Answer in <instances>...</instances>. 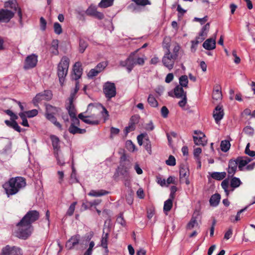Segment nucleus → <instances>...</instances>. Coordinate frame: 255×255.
I'll use <instances>...</instances> for the list:
<instances>
[{
	"label": "nucleus",
	"mask_w": 255,
	"mask_h": 255,
	"mask_svg": "<svg viewBox=\"0 0 255 255\" xmlns=\"http://www.w3.org/2000/svg\"><path fill=\"white\" fill-rule=\"evenodd\" d=\"M39 217L40 214L38 211H28L17 224V230L15 232L16 237L23 240L27 239L33 230L32 224L37 221Z\"/></svg>",
	"instance_id": "f257e3e1"
},
{
	"label": "nucleus",
	"mask_w": 255,
	"mask_h": 255,
	"mask_svg": "<svg viewBox=\"0 0 255 255\" xmlns=\"http://www.w3.org/2000/svg\"><path fill=\"white\" fill-rule=\"evenodd\" d=\"M26 186L25 179L22 177L10 178L5 182L2 187L8 197L17 193L20 189Z\"/></svg>",
	"instance_id": "f03ea898"
},
{
	"label": "nucleus",
	"mask_w": 255,
	"mask_h": 255,
	"mask_svg": "<svg viewBox=\"0 0 255 255\" xmlns=\"http://www.w3.org/2000/svg\"><path fill=\"white\" fill-rule=\"evenodd\" d=\"M180 46L176 44L172 52L170 50L165 51L162 59L163 65L169 70H171L174 67L175 62L178 56Z\"/></svg>",
	"instance_id": "7ed1b4c3"
},
{
	"label": "nucleus",
	"mask_w": 255,
	"mask_h": 255,
	"mask_svg": "<svg viewBox=\"0 0 255 255\" xmlns=\"http://www.w3.org/2000/svg\"><path fill=\"white\" fill-rule=\"evenodd\" d=\"M131 167V164L129 160H122L116 170L114 178L116 179L119 176H122L124 180H128L130 178L129 170Z\"/></svg>",
	"instance_id": "20e7f679"
},
{
	"label": "nucleus",
	"mask_w": 255,
	"mask_h": 255,
	"mask_svg": "<svg viewBox=\"0 0 255 255\" xmlns=\"http://www.w3.org/2000/svg\"><path fill=\"white\" fill-rule=\"evenodd\" d=\"M69 65V59L66 56L62 58L57 66V75L61 85L63 84L66 76Z\"/></svg>",
	"instance_id": "39448f33"
},
{
	"label": "nucleus",
	"mask_w": 255,
	"mask_h": 255,
	"mask_svg": "<svg viewBox=\"0 0 255 255\" xmlns=\"http://www.w3.org/2000/svg\"><path fill=\"white\" fill-rule=\"evenodd\" d=\"M229 183L228 179H224L221 183V186L224 190L227 196H229L230 192H233L235 188L239 187L241 185L242 182L239 178L234 177L230 181V188L229 187Z\"/></svg>",
	"instance_id": "423d86ee"
},
{
	"label": "nucleus",
	"mask_w": 255,
	"mask_h": 255,
	"mask_svg": "<svg viewBox=\"0 0 255 255\" xmlns=\"http://www.w3.org/2000/svg\"><path fill=\"white\" fill-rule=\"evenodd\" d=\"M53 94L50 90H44L37 94L33 98L32 101L35 106H38V103L42 101H50L52 98Z\"/></svg>",
	"instance_id": "0eeeda50"
},
{
	"label": "nucleus",
	"mask_w": 255,
	"mask_h": 255,
	"mask_svg": "<svg viewBox=\"0 0 255 255\" xmlns=\"http://www.w3.org/2000/svg\"><path fill=\"white\" fill-rule=\"evenodd\" d=\"M103 92L109 100L115 97L117 93L115 84L109 81L106 82L103 86Z\"/></svg>",
	"instance_id": "6e6552de"
},
{
	"label": "nucleus",
	"mask_w": 255,
	"mask_h": 255,
	"mask_svg": "<svg viewBox=\"0 0 255 255\" xmlns=\"http://www.w3.org/2000/svg\"><path fill=\"white\" fill-rule=\"evenodd\" d=\"M37 56L34 54H32L27 56L24 61L23 68L25 70H28L34 68L37 63Z\"/></svg>",
	"instance_id": "1a4fd4ad"
},
{
	"label": "nucleus",
	"mask_w": 255,
	"mask_h": 255,
	"mask_svg": "<svg viewBox=\"0 0 255 255\" xmlns=\"http://www.w3.org/2000/svg\"><path fill=\"white\" fill-rule=\"evenodd\" d=\"M4 7L10 8L13 10L15 12L17 11V14L19 17V21L21 22L22 13L21 9L18 6V4L16 0H9L4 3Z\"/></svg>",
	"instance_id": "9d476101"
},
{
	"label": "nucleus",
	"mask_w": 255,
	"mask_h": 255,
	"mask_svg": "<svg viewBox=\"0 0 255 255\" xmlns=\"http://www.w3.org/2000/svg\"><path fill=\"white\" fill-rule=\"evenodd\" d=\"M22 253L20 248L17 247H10L6 246L2 250L0 255H22Z\"/></svg>",
	"instance_id": "9b49d317"
},
{
	"label": "nucleus",
	"mask_w": 255,
	"mask_h": 255,
	"mask_svg": "<svg viewBox=\"0 0 255 255\" xmlns=\"http://www.w3.org/2000/svg\"><path fill=\"white\" fill-rule=\"evenodd\" d=\"M14 12L7 9H0V22H8L13 17Z\"/></svg>",
	"instance_id": "f8f14e48"
},
{
	"label": "nucleus",
	"mask_w": 255,
	"mask_h": 255,
	"mask_svg": "<svg viewBox=\"0 0 255 255\" xmlns=\"http://www.w3.org/2000/svg\"><path fill=\"white\" fill-rule=\"evenodd\" d=\"M179 174L181 181L185 182L187 185H188L190 183L188 179L189 171L187 165L183 164L181 165Z\"/></svg>",
	"instance_id": "ddd939ff"
},
{
	"label": "nucleus",
	"mask_w": 255,
	"mask_h": 255,
	"mask_svg": "<svg viewBox=\"0 0 255 255\" xmlns=\"http://www.w3.org/2000/svg\"><path fill=\"white\" fill-rule=\"evenodd\" d=\"M74 74L72 76V79L75 81H77L80 79L83 73V69L82 68V64L80 62H77L73 66Z\"/></svg>",
	"instance_id": "4468645a"
},
{
	"label": "nucleus",
	"mask_w": 255,
	"mask_h": 255,
	"mask_svg": "<svg viewBox=\"0 0 255 255\" xmlns=\"http://www.w3.org/2000/svg\"><path fill=\"white\" fill-rule=\"evenodd\" d=\"M80 240V236L78 234L72 236L66 242L65 246L66 248L71 250L74 248V247L78 245Z\"/></svg>",
	"instance_id": "2eb2a0df"
},
{
	"label": "nucleus",
	"mask_w": 255,
	"mask_h": 255,
	"mask_svg": "<svg viewBox=\"0 0 255 255\" xmlns=\"http://www.w3.org/2000/svg\"><path fill=\"white\" fill-rule=\"evenodd\" d=\"M78 118L81 120L83 122L92 125H97L99 124V121L95 117L84 116L83 113H80L78 115Z\"/></svg>",
	"instance_id": "dca6fc26"
},
{
	"label": "nucleus",
	"mask_w": 255,
	"mask_h": 255,
	"mask_svg": "<svg viewBox=\"0 0 255 255\" xmlns=\"http://www.w3.org/2000/svg\"><path fill=\"white\" fill-rule=\"evenodd\" d=\"M224 115V110L223 106L218 105L216 107L213 111V117L217 124L223 119Z\"/></svg>",
	"instance_id": "f3484780"
},
{
	"label": "nucleus",
	"mask_w": 255,
	"mask_h": 255,
	"mask_svg": "<svg viewBox=\"0 0 255 255\" xmlns=\"http://www.w3.org/2000/svg\"><path fill=\"white\" fill-rule=\"evenodd\" d=\"M133 55H130L125 61L120 62V65L123 67H126L128 72L130 73L134 67L135 63L132 60Z\"/></svg>",
	"instance_id": "a211bd4d"
},
{
	"label": "nucleus",
	"mask_w": 255,
	"mask_h": 255,
	"mask_svg": "<svg viewBox=\"0 0 255 255\" xmlns=\"http://www.w3.org/2000/svg\"><path fill=\"white\" fill-rule=\"evenodd\" d=\"M251 160H238V167L240 170H251L254 168L255 163L249 164Z\"/></svg>",
	"instance_id": "6ab92c4d"
},
{
	"label": "nucleus",
	"mask_w": 255,
	"mask_h": 255,
	"mask_svg": "<svg viewBox=\"0 0 255 255\" xmlns=\"http://www.w3.org/2000/svg\"><path fill=\"white\" fill-rule=\"evenodd\" d=\"M238 165V160H230L228 172L229 176H233L235 173Z\"/></svg>",
	"instance_id": "aec40b11"
},
{
	"label": "nucleus",
	"mask_w": 255,
	"mask_h": 255,
	"mask_svg": "<svg viewBox=\"0 0 255 255\" xmlns=\"http://www.w3.org/2000/svg\"><path fill=\"white\" fill-rule=\"evenodd\" d=\"M203 47L208 50L214 49L216 48L215 39L209 38L206 40L203 44Z\"/></svg>",
	"instance_id": "412c9836"
},
{
	"label": "nucleus",
	"mask_w": 255,
	"mask_h": 255,
	"mask_svg": "<svg viewBox=\"0 0 255 255\" xmlns=\"http://www.w3.org/2000/svg\"><path fill=\"white\" fill-rule=\"evenodd\" d=\"M139 49L136 50L133 52L131 53L130 55H133L132 60L135 63V65H139L140 66L143 65L145 62V58L143 57H140L138 56L137 52Z\"/></svg>",
	"instance_id": "4be33fe9"
},
{
	"label": "nucleus",
	"mask_w": 255,
	"mask_h": 255,
	"mask_svg": "<svg viewBox=\"0 0 255 255\" xmlns=\"http://www.w3.org/2000/svg\"><path fill=\"white\" fill-rule=\"evenodd\" d=\"M69 105L67 107L66 109L69 116L71 118L76 116V110L72 101V98H69Z\"/></svg>",
	"instance_id": "5701e85b"
},
{
	"label": "nucleus",
	"mask_w": 255,
	"mask_h": 255,
	"mask_svg": "<svg viewBox=\"0 0 255 255\" xmlns=\"http://www.w3.org/2000/svg\"><path fill=\"white\" fill-rule=\"evenodd\" d=\"M193 140L195 144L204 146L206 144L207 140L205 139V135L202 132L199 136H193Z\"/></svg>",
	"instance_id": "b1692460"
},
{
	"label": "nucleus",
	"mask_w": 255,
	"mask_h": 255,
	"mask_svg": "<svg viewBox=\"0 0 255 255\" xmlns=\"http://www.w3.org/2000/svg\"><path fill=\"white\" fill-rule=\"evenodd\" d=\"M109 193V192L101 189L99 190H92L88 193V195L92 197H100L104 195H106Z\"/></svg>",
	"instance_id": "393cba45"
},
{
	"label": "nucleus",
	"mask_w": 255,
	"mask_h": 255,
	"mask_svg": "<svg viewBox=\"0 0 255 255\" xmlns=\"http://www.w3.org/2000/svg\"><path fill=\"white\" fill-rule=\"evenodd\" d=\"M50 138L52 141V144L55 152L58 151L60 147L59 138L55 135H51Z\"/></svg>",
	"instance_id": "a878e982"
},
{
	"label": "nucleus",
	"mask_w": 255,
	"mask_h": 255,
	"mask_svg": "<svg viewBox=\"0 0 255 255\" xmlns=\"http://www.w3.org/2000/svg\"><path fill=\"white\" fill-rule=\"evenodd\" d=\"M175 96L177 98H180L186 96V92H185L182 87L177 85L174 89Z\"/></svg>",
	"instance_id": "bb28decb"
},
{
	"label": "nucleus",
	"mask_w": 255,
	"mask_h": 255,
	"mask_svg": "<svg viewBox=\"0 0 255 255\" xmlns=\"http://www.w3.org/2000/svg\"><path fill=\"white\" fill-rule=\"evenodd\" d=\"M4 123L7 127L14 129L15 130L19 132H21V128L18 126L16 121L13 120V121H10L9 120H5Z\"/></svg>",
	"instance_id": "cd10ccee"
},
{
	"label": "nucleus",
	"mask_w": 255,
	"mask_h": 255,
	"mask_svg": "<svg viewBox=\"0 0 255 255\" xmlns=\"http://www.w3.org/2000/svg\"><path fill=\"white\" fill-rule=\"evenodd\" d=\"M59 111V108L54 107L50 104L46 105V112L45 116H48V115H56Z\"/></svg>",
	"instance_id": "c85d7f7f"
},
{
	"label": "nucleus",
	"mask_w": 255,
	"mask_h": 255,
	"mask_svg": "<svg viewBox=\"0 0 255 255\" xmlns=\"http://www.w3.org/2000/svg\"><path fill=\"white\" fill-rule=\"evenodd\" d=\"M68 131L70 133L75 134L77 133L84 134L86 133V130L85 129H82L78 128L77 126H70Z\"/></svg>",
	"instance_id": "c756f323"
},
{
	"label": "nucleus",
	"mask_w": 255,
	"mask_h": 255,
	"mask_svg": "<svg viewBox=\"0 0 255 255\" xmlns=\"http://www.w3.org/2000/svg\"><path fill=\"white\" fill-rule=\"evenodd\" d=\"M221 196L219 194H215L213 195L210 199V204L212 206H217L220 201Z\"/></svg>",
	"instance_id": "7c9ffc66"
},
{
	"label": "nucleus",
	"mask_w": 255,
	"mask_h": 255,
	"mask_svg": "<svg viewBox=\"0 0 255 255\" xmlns=\"http://www.w3.org/2000/svg\"><path fill=\"white\" fill-rule=\"evenodd\" d=\"M211 177L217 180H221L225 178L226 173L225 172H214L211 173Z\"/></svg>",
	"instance_id": "2f4dec72"
},
{
	"label": "nucleus",
	"mask_w": 255,
	"mask_h": 255,
	"mask_svg": "<svg viewBox=\"0 0 255 255\" xmlns=\"http://www.w3.org/2000/svg\"><path fill=\"white\" fill-rule=\"evenodd\" d=\"M45 118L49 121H50L51 123H52L57 128H58L60 129H62V126L57 121V119L56 117H55V115H48V116H45Z\"/></svg>",
	"instance_id": "473e14b6"
},
{
	"label": "nucleus",
	"mask_w": 255,
	"mask_h": 255,
	"mask_svg": "<svg viewBox=\"0 0 255 255\" xmlns=\"http://www.w3.org/2000/svg\"><path fill=\"white\" fill-rule=\"evenodd\" d=\"M171 41V38L169 36H166L164 38L162 42V47L164 52L167 51L168 50H170Z\"/></svg>",
	"instance_id": "72a5a7b5"
},
{
	"label": "nucleus",
	"mask_w": 255,
	"mask_h": 255,
	"mask_svg": "<svg viewBox=\"0 0 255 255\" xmlns=\"http://www.w3.org/2000/svg\"><path fill=\"white\" fill-rule=\"evenodd\" d=\"M222 94L221 91L219 89L218 86H216L214 88L213 91L212 97L213 99L216 100L221 99Z\"/></svg>",
	"instance_id": "f704fd0d"
},
{
	"label": "nucleus",
	"mask_w": 255,
	"mask_h": 255,
	"mask_svg": "<svg viewBox=\"0 0 255 255\" xmlns=\"http://www.w3.org/2000/svg\"><path fill=\"white\" fill-rule=\"evenodd\" d=\"M210 28V23H206L201 29V31L199 33V35L204 39L206 38L207 35V33L209 30Z\"/></svg>",
	"instance_id": "c9c22d12"
},
{
	"label": "nucleus",
	"mask_w": 255,
	"mask_h": 255,
	"mask_svg": "<svg viewBox=\"0 0 255 255\" xmlns=\"http://www.w3.org/2000/svg\"><path fill=\"white\" fill-rule=\"evenodd\" d=\"M114 0H101L98 6L101 8H107L113 4Z\"/></svg>",
	"instance_id": "e433bc0d"
},
{
	"label": "nucleus",
	"mask_w": 255,
	"mask_h": 255,
	"mask_svg": "<svg viewBox=\"0 0 255 255\" xmlns=\"http://www.w3.org/2000/svg\"><path fill=\"white\" fill-rule=\"evenodd\" d=\"M198 224L196 218L193 216L190 222L188 223L186 226V228L187 230H192L194 227H198Z\"/></svg>",
	"instance_id": "4c0bfd02"
},
{
	"label": "nucleus",
	"mask_w": 255,
	"mask_h": 255,
	"mask_svg": "<svg viewBox=\"0 0 255 255\" xmlns=\"http://www.w3.org/2000/svg\"><path fill=\"white\" fill-rule=\"evenodd\" d=\"M88 46V43L86 40L83 39L79 40V51L81 53H83Z\"/></svg>",
	"instance_id": "58836bf2"
},
{
	"label": "nucleus",
	"mask_w": 255,
	"mask_h": 255,
	"mask_svg": "<svg viewBox=\"0 0 255 255\" xmlns=\"http://www.w3.org/2000/svg\"><path fill=\"white\" fill-rule=\"evenodd\" d=\"M231 146L230 142L228 140H222L221 142V149L224 152H227L230 149Z\"/></svg>",
	"instance_id": "ea45409f"
},
{
	"label": "nucleus",
	"mask_w": 255,
	"mask_h": 255,
	"mask_svg": "<svg viewBox=\"0 0 255 255\" xmlns=\"http://www.w3.org/2000/svg\"><path fill=\"white\" fill-rule=\"evenodd\" d=\"M58 40L57 39L53 40L52 42L51 50V52L54 55H57L58 54Z\"/></svg>",
	"instance_id": "a19ab883"
},
{
	"label": "nucleus",
	"mask_w": 255,
	"mask_h": 255,
	"mask_svg": "<svg viewBox=\"0 0 255 255\" xmlns=\"http://www.w3.org/2000/svg\"><path fill=\"white\" fill-rule=\"evenodd\" d=\"M188 83V77L186 75H182L179 78V86L182 87H187Z\"/></svg>",
	"instance_id": "79ce46f5"
},
{
	"label": "nucleus",
	"mask_w": 255,
	"mask_h": 255,
	"mask_svg": "<svg viewBox=\"0 0 255 255\" xmlns=\"http://www.w3.org/2000/svg\"><path fill=\"white\" fill-rule=\"evenodd\" d=\"M172 199H168L164 202L163 210L164 212L169 211L172 207Z\"/></svg>",
	"instance_id": "37998d69"
},
{
	"label": "nucleus",
	"mask_w": 255,
	"mask_h": 255,
	"mask_svg": "<svg viewBox=\"0 0 255 255\" xmlns=\"http://www.w3.org/2000/svg\"><path fill=\"white\" fill-rule=\"evenodd\" d=\"M148 104L152 107H156L158 106V102L153 95L150 94L147 99Z\"/></svg>",
	"instance_id": "c03bdc74"
},
{
	"label": "nucleus",
	"mask_w": 255,
	"mask_h": 255,
	"mask_svg": "<svg viewBox=\"0 0 255 255\" xmlns=\"http://www.w3.org/2000/svg\"><path fill=\"white\" fill-rule=\"evenodd\" d=\"M248 206H246L244 209H242L240 210V211H239L237 212V215L236 216L235 219L234 220H233V218H234V217L231 216L230 217L231 221L232 222L234 223V222H237V221L240 220V219L241 218L240 217L241 213H243V212L245 211L246 210H247V209H248Z\"/></svg>",
	"instance_id": "a18cd8bd"
},
{
	"label": "nucleus",
	"mask_w": 255,
	"mask_h": 255,
	"mask_svg": "<svg viewBox=\"0 0 255 255\" xmlns=\"http://www.w3.org/2000/svg\"><path fill=\"white\" fill-rule=\"evenodd\" d=\"M109 238V234L108 233L103 234L101 241V246L102 247L108 246V240Z\"/></svg>",
	"instance_id": "49530a36"
},
{
	"label": "nucleus",
	"mask_w": 255,
	"mask_h": 255,
	"mask_svg": "<svg viewBox=\"0 0 255 255\" xmlns=\"http://www.w3.org/2000/svg\"><path fill=\"white\" fill-rule=\"evenodd\" d=\"M137 5L144 6L146 5H150L151 2L149 0H131Z\"/></svg>",
	"instance_id": "de8ad7c7"
},
{
	"label": "nucleus",
	"mask_w": 255,
	"mask_h": 255,
	"mask_svg": "<svg viewBox=\"0 0 255 255\" xmlns=\"http://www.w3.org/2000/svg\"><path fill=\"white\" fill-rule=\"evenodd\" d=\"M72 172L71 174V179H70V183L71 184L74 183H78L79 180L76 177V170L75 168L73 166V164L72 165Z\"/></svg>",
	"instance_id": "09e8293b"
},
{
	"label": "nucleus",
	"mask_w": 255,
	"mask_h": 255,
	"mask_svg": "<svg viewBox=\"0 0 255 255\" xmlns=\"http://www.w3.org/2000/svg\"><path fill=\"white\" fill-rule=\"evenodd\" d=\"M204 39V38H203L199 35L197 36L195 40H192L191 41V48H195L198 44L202 42Z\"/></svg>",
	"instance_id": "8fccbe9b"
},
{
	"label": "nucleus",
	"mask_w": 255,
	"mask_h": 255,
	"mask_svg": "<svg viewBox=\"0 0 255 255\" xmlns=\"http://www.w3.org/2000/svg\"><path fill=\"white\" fill-rule=\"evenodd\" d=\"M95 245V242L93 241H91L89 243L88 249L86 250L83 255H92Z\"/></svg>",
	"instance_id": "3c124183"
},
{
	"label": "nucleus",
	"mask_w": 255,
	"mask_h": 255,
	"mask_svg": "<svg viewBox=\"0 0 255 255\" xmlns=\"http://www.w3.org/2000/svg\"><path fill=\"white\" fill-rule=\"evenodd\" d=\"M97 10V8L95 6L91 5L86 10V13L87 15L93 16Z\"/></svg>",
	"instance_id": "603ef678"
},
{
	"label": "nucleus",
	"mask_w": 255,
	"mask_h": 255,
	"mask_svg": "<svg viewBox=\"0 0 255 255\" xmlns=\"http://www.w3.org/2000/svg\"><path fill=\"white\" fill-rule=\"evenodd\" d=\"M54 31L57 34H60L62 32V28L61 25L58 22L54 23Z\"/></svg>",
	"instance_id": "864d4df0"
},
{
	"label": "nucleus",
	"mask_w": 255,
	"mask_h": 255,
	"mask_svg": "<svg viewBox=\"0 0 255 255\" xmlns=\"http://www.w3.org/2000/svg\"><path fill=\"white\" fill-rule=\"evenodd\" d=\"M77 203V202H74L70 205V207H69L67 211V215L71 216L73 214L75 211V206Z\"/></svg>",
	"instance_id": "5fc2aeb1"
},
{
	"label": "nucleus",
	"mask_w": 255,
	"mask_h": 255,
	"mask_svg": "<svg viewBox=\"0 0 255 255\" xmlns=\"http://www.w3.org/2000/svg\"><path fill=\"white\" fill-rule=\"evenodd\" d=\"M25 113L26 114L27 118H31L37 115L38 111L36 109H33L32 110L26 111Z\"/></svg>",
	"instance_id": "6e6d98bb"
},
{
	"label": "nucleus",
	"mask_w": 255,
	"mask_h": 255,
	"mask_svg": "<svg viewBox=\"0 0 255 255\" xmlns=\"http://www.w3.org/2000/svg\"><path fill=\"white\" fill-rule=\"evenodd\" d=\"M99 73H100L99 71H98V70L96 69L95 68L90 70L87 74V76L89 78H92L94 77L97 76Z\"/></svg>",
	"instance_id": "4d7b16f0"
},
{
	"label": "nucleus",
	"mask_w": 255,
	"mask_h": 255,
	"mask_svg": "<svg viewBox=\"0 0 255 255\" xmlns=\"http://www.w3.org/2000/svg\"><path fill=\"white\" fill-rule=\"evenodd\" d=\"M135 125L129 123L128 126L126 127L124 130L126 135H127L129 132L133 131L135 129Z\"/></svg>",
	"instance_id": "13d9d810"
},
{
	"label": "nucleus",
	"mask_w": 255,
	"mask_h": 255,
	"mask_svg": "<svg viewBox=\"0 0 255 255\" xmlns=\"http://www.w3.org/2000/svg\"><path fill=\"white\" fill-rule=\"evenodd\" d=\"M144 146L147 151L150 154L151 152V145L150 142L148 138L145 139V141H144Z\"/></svg>",
	"instance_id": "bf43d9fd"
},
{
	"label": "nucleus",
	"mask_w": 255,
	"mask_h": 255,
	"mask_svg": "<svg viewBox=\"0 0 255 255\" xmlns=\"http://www.w3.org/2000/svg\"><path fill=\"white\" fill-rule=\"evenodd\" d=\"M126 147L128 150L133 151L135 146L130 140H129L126 142Z\"/></svg>",
	"instance_id": "052dcab7"
},
{
	"label": "nucleus",
	"mask_w": 255,
	"mask_h": 255,
	"mask_svg": "<svg viewBox=\"0 0 255 255\" xmlns=\"http://www.w3.org/2000/svg\"><path fill=\"white\" fill-rule=\"evenodd\" d=\"M245 133L249 135L252 136L254 134V130L253 128L250 126L246 127L244 129Z\"/></svg>",
	"instance_id": "680f3d73"
},
{
	"label": "nucleus",
	"mask_w": 255,
	"mask_h": 255,
	"mask_svg": "<svg viewBox=\"0 0 255 255\" xmlns=\"http://www.w3.org/2000/svg\"><path fill=\"white\" fill-rule=\"evenodd\" d=\"M169 110L166 106H163L161 109V114L163 118H166L168 117Z\"/></svg>",
	"instance_id": "e2e57ef3"
},
{
	"label": "nucleus",
	"mask_w": 255,
	"mask_h": 255,
	"mask_svg": "<svg viewBox=\"0 0 255 255\" xmlns=\"http://www.w3.org/2000/svg\"><path fill=\"white\" fill-rule=\"evenodd\" d=\"M182 100L179 101L178 104L179 106L182 109H184V107L187 104V96H184L183 97H182Z\"/></svg>",
	"instance_id": "0e129e2a"
},
{
	"label": "nucleus",
	"mask_w": 255,
	"mask_h": 255,
	"mask_svg": "<svg viewBox=\"0 0 255 255\" xmlns=\"http://www.w3.org/2000/svg\"><path fill=\"white\" fill-rule=\"evenodd\" d=\"M250 143H248L245 149V153L251 157H254L255 156V151L251 150L249 148Z\"/></svg>",
	"instance_id": "69168bd1"
},
{
	"label": "nucleus",
	"mask_w": 255,
	"mask_h": 255,
	"mask_svg": "<svg viewBox=\"0 0 255 255\" xmlns=\"http://www.w3.org/2000/svg\"><path fill=\"white\" fill-rule=\"evenodd\" d=\"M107 66V64L104 62H101L99 63L95 67L96 69L98 70V71H99V73L102 72L105 68Z\"/></svg>",
	"instance_id": "338daca9"
},
{
	"label": "nucleus",
	"mask_w": 255,
	"mask_h": 255,
	"mask_svg": "<svg viewBox=\"0 0 255 255\" xmlns=\"http://www.w3.org/2000/svg\"><path fill=\"white\" fill-rule=\"evenodd\" d=\"M139 116L137 115H134L132 116L129 120V123L130 124H132L134 125H135L136 124H137L139 122Z\"/></svg>",
	"instance_id": "774afa93"
}]
</instances>
